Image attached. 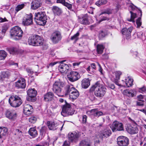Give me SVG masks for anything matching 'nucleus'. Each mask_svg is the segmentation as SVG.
Segmentation results:
<instances>
[{
    "instance_id": "nucleus-1",
    "label": "nucleus",
    "mask_w": 146,
    "mask_h": 146,
    "mask_svg": "<svg viewBox=\"0 0 146 146\" xmlns=\"http://www.w3.org/2000/svg\"><path fill=\"white\" fill-rule=\"evenodd\" d=\"M64 83L61 81L55 82L53 85V91L59 96H66L69 94V98L74 100L79 95L78 91L72 85H67L64 88L62 91L61 88L65 86Z\"/></svg>"
},
{
    "instance_id": "nucleus-2",
    "label": "nucleus",
    "mask_w": 146,
    "mask_h": 146,
    "mask_svg": "<svg viewBox=\"0 0 146 146\" xmlns=\"http://www.w3.org/2000/svg\"><path fill=\"white\" fill-rule=\"evenodd\" d=\"M47 19L45 13L42 12L35 13V20L36 23L40 25H44L46 22Z\"/></svg>"
},
{
    "instance_id": "nucleus-3",
    "label": "nucleus",
    "mask_w": 146,
    "mask_h": 146,
    "mask_svg": "<svg viewBox=\"0 0 146 146\" xmlns=\"http://www.w3.org/2000/svg\"><path fill=\"white\" fill-rule=\"evenodd\" d=\"M9 102L11 106L15 108L19 107L22 103L21 98L16 95L11 96L9 99Z\"/></svg>"
},
{
    "instance_id": "nucleus-4",
    "label": "nucleus",
    "mask_w": 146,
    "mask_h": 146,
    "mask_svg": "<svg viewBox=\"0 0 146 146\" xmlns=\"http://www.w3.org/2000/svg\"><path fill=\"white\" fill-rule=\"evenodd\" d=\"M10 35L12 37H16L15 40L20 39L22 36L23 32L21 28L18 26H15L12 28L10 31Z\"/></svg>"
},
{
    "instance_id": "nucleus-5",
    "label": "nucleus",
    "mask_w": 146,
    "mask_h": 146,
    "mask_svg": "<svg viewBox=\"0 0 146 146\" xmlns=\"http://www.w3.org/2000/svg\"><path fill=\"white\" fill-rule=\"evenodd\" d=\"M110 127L113 132L124 130L123 124L119 122L115 121L110 125Z\"/></svg>"
},
{
    "instance_id": "nucleus-6",
    "label": "nucleus",
    "mask_w": 146,
    "mask_h": 146,
    "mask_svg": "<svg viewBox=\"0 0 146 146\" xmlns=\"http://www.w3.org/2000/svg\"><path fill=\"white\" fill-rule=\"evenodd\" d=\"M117 144L119 146H127L129 144V139L126 137L121 136L117 138Z\"/></svg>"
},
{
    "instance_id": "nucleus-7",
    "label": "nucleus",
    "mask_w": 146,
    "mask_h": 146,
    "mask_svg": "<svg viewBox=\"0 0 146 146\" xmlns=\"http://www.w3.org/2000/svg\"><path fill=\"white\" fill-rule=\"evenodd\" d=\"M91 91L95 90V95L98 97H100V81H98L90 89Z\"/></svg>"
},
{
    "instance_id": "nucleus-8",
    "label": "nucleus",
    "mask_w": 146,
    "mask_h": 146,
    "mask_svg": "<svg viewBox=\"0 0 146 146\" xmlns=\"http://www.w3.org/2000/svg\"><path fill=\"white\" fill-rule=\"evenodd\" d=\"M37 91L34 89H29L27 91V94L29 97L27 98V100L29 102H34L35 99V97L36 95Z\"/></svg>"
},
{
    "instance_id": "nucleus-9",
    "label": "nucleus",
    "mask_w": 146,
    "mask_h": 146,
    "mask_svg": "<svg viewBox=\"0 0 146 146\" xmlns=\"http://www.w3.org/2000/svg\"><path fill=\"white\" fill-rule=\"evenodd\" d=\"M70 105L69 104H66L64 105L61 112V114L64 116L66 115H72L73 113L71 110Z\"/></svg>"
},
{
    "instance_id": "nucleus-10",
    "label": "nucleus",
    "mask_w": 146,
    "mask_h": 146,
    "mask_svg": "<svg viewBox=\"0 0 146 146\" xmlns=\"http://www.w3.org/2000/svg\"><path fill=\"white\" fill-rule=\"evenodd\" d=\"M50 38L53 43H56L61 40L62 36L59 32L56 31L52 34Z\"/></svg>"
},
{
    "instance_id": "nucleus-11",
    "label": "nucleus",
    "mask_w": 146,
    "mask_h": 146,
    "mask_svg": "<svg viewBox=\"0 0 146 146\" xmlns=\"http://www.w3.org/2000/svg\"><path fill=\"white\" fill-rule=\"evenodd\" d=\"M23 24L25 25H29L32 24L33 16L31 13L25 16L22 19Z\"/></svg>"
},
{
    "instance_id": "nucleus-12",
    "label": "nucleus",
    "mask_w": 146,
    "mask_h": 146,
    "mask_svg": "<svg viewBox=\"0 0 146 146\" xmlns=\"http://www.w3.org/2000/svg\"><path fill=\"white\" fill-rule=\"evenodd\" d=\"M80 78V76L79 73L75 71L71 72L68 76V80L72 82L78 80Z\"/></svg>"
},
{
    "instance_id": "nucleus-13",
    "label": "nucleus",
    "mask_w": 146,
    "mask_h": 146,
    "mask_svg": "<svg viewBox=\"0 0 146 146\" xmlns=\"http://www.w3.org/2000/svg\"><path fill=\"white\" fill-rule=\"evenodd\" d=\"M121 74V73L120 71H115L113 73V77L111 78L113 81L118 86L121 85V84L118 83V81L119 79L120 76Z\"/></svg>"
},
{
    "instance_id": "nucleus-14",
    "label": "nucleus",
    "mask_w": 146,
    "mask_h": 146,
    "mask_svg": "<svg viewBox=\"0 0 146 146\" xmlns=\"http://www.w3.org/2000/svg\"><path fill=\"white\" fill-rule=\"evenodd\" d=\"M63 61L60 62L58 67V70L61 73L66 74L69 69L68 66L65 64L63 63Z\"/></svg>"
},
{
    "instance_id": "nucleus-15",
    "label": "nucleus",
    "mask_w": 146,
    "mask_h": 146,
    "mask_svg": "<svg viewBox=\"0 0 146 146\" xmlns=\"http://www.w3.org/2000/svg\"><path fill=\"white\" fill-rule=\"evenodd\" d=\"M133 29V27H130L128 29L127 28H124L121 30V33L123 35L126 36V38L128 39L131 37V33Z\"/></svg>"
},
{
    "instance_id": "nucleus-16",
    "label": "nucleus",
    "mask_w": 146,
    "mask_h": 146,
    "mask_svg": "<svg viewBox=\"0 0 146 146\" xmlns=\"http://www.w3.org/2000/svg\"><path fill=\"white\" fill-rule=\"evenodd\" d=\"M11 74V72L8 70L3 71L0 74V81H3L5 79L8 78Z\"/></svg>"
},
{
    "instance_id": "nucleus-17",
    "label": "nucleus",
    "mask_w": 146,
    "mask_h": 146,
    "mask_svg": "<svg viewBox=\"0 0 146 146\" xmlns=\"http://www.w3.org/2000/svg\"><path fill=\"white\" fill-rule=\"evenodd\" d=\"M6 115L9 119L14 120L17 117V113L14 110H7L6 112Z\"/></svg>"
},
{
    "instance_id": "nucleus-18",
    "label": "nucleus",
    "mask_w": 146,
    "mask_h": 146,
    "mask_svg": "<svg viewBox=\"0 0 146 146\" xmlns=\"http://www.w3.org/2000/svg\"><path fill=\"white\" fill-rule=\"evenodd\" d=\"M42 5L40 0H33L31 4V8L33 10H36L40 7Z\"/></svg>"
},
{
    "instance_id": "nucleus-19",
    "label": "nucleus",
    "mask_w": 146,
    "mask_h": 146,
    "mask_svg": "<svg viewBox=\"0 0 146 146\" xmlns=\"http://www.w3.org/2000/svg\"><path fill=\"white\" fill-rule=\"evenodd\" d=\"M33 107L31 105L29 104H25L24 105L23 112L27 116H29L33 112Z\"/></svg>"
},
{
    "instance_id": "nucleus-20",
    "label": "nucleus",
    "mask_w": 146,
    "mask_h": 146,
    "mask_svg": "<svg viewBox=\"0 0 146 146\" xmlns=\"http://www.w3.org/2000/svg\"><path fill=\"white\" fill-rule=\"evenodd\" d=\"M26 86L25 80L24 78H20L15 82V86L18 88L24 89L25 88Z\"/></svg>"
},
{
    "instance_id": "nucleus-21",
    "label": "nucleus",
    "mask_w": 146,
    "mask_h": 146,
    "mask_svg": "<svg viewBox=\"0 0 146 146\" xmlns=\"http://www.w3.org/2000/svg\"><path fill=\"white\" fill-rule=\"evenodd\" d=\"M79 136V134L76 132L69 133L68 134V139L71 141H76Z\"/></svg>"
},
{
    "instance_id": "nucleus-22",
    "label": "nucleus",
    "mask_w": 146,
    "mask_h": 146,
    "mask_svg": "<svg viewBox=\"0 0 146 146\" xmlns=\"http://www.w3.org/2000/svg\"><path fill=\"white\" fill-rule=\"evenodd\" d=\"M122 83L121 84V85L119 86L129 87L132 86L133 80L132 78L127 77L125 80V81L123 82L122 81Z\"/></svg>"
},
{
    "instance_id": "nucleus-23",
    "label": "nucleus",
    "mask_w": 146,
    "mask_h": 146,
    "mask_svg": "<svg viewBox=\"0 0 146 146\" xmlns=\"http://www.w3.org/2000/svg\"><path fill=\"white\" fill-rule=\"evenodd\" d=\"M34 42V46H39L43 44L44 42L43 38L38 35H35Z\"/></svg>"
},
{
    "instance_id": "nucleus-24",
    "label": "nucleus",
    "mask_w": 146,
    "mask_h": 146,
    "mask_svg": "<svg viewBox=\"0 0 146 146\" xmlns=\"http://www.w3.org/2000/svg\"><path fill=\"white\" fill-rule=\"evenodd\" d=\"M48 128L51 130H54L59 127V125L57 123L52 121H48L47 122Z\"/></svg>"
},
{
    "instance_id": "nucleus-25",
    "label": "nucleus",
    "mask_w": 146,
    "mask_h": 146,
    "mask_svg": "<svg viewBox=\"0 0 146 146\" xmlns=\"http://www.w3.org/2000/svg\"><path fill=\"white\" fill-rule=\"evenodd\" d=\"M88 15L86 14L82 17H79V21L81 23L83 24H88L89 21L88 19Z\"/></svg>"
},
{
    "instance_id": "nucleus-26",
    "label": "nucleus",
    "mask_w": 146,
    "mask_h": 146,
    "mask_svg": "<svg viewBox=\"0 0 146 146\" xmlns=\"http://www.w3.org/2000/svg\"><path fill=\"white\" fill-rule=\"evenodd\" d=\"M111 134V132L109 129H104L102 131L101 136L103 138L107 137L110 136Z\"/></svg>"
},
{
    "instance_id": "nucleus-27",
    "label": "nucleus",
    "mask_w": 146,
    "mask_h": 146,
    "mask_svg": "<svg viewBox=\"0 0 146 146\" xmlns=\"http://www.w3.org/2000/svg\"><path fill=\"white\" fill-rule=\"evenodd\" d=\"M138 101L137 104L138 106H141L143 105V102L146 101V98L145 96L140 95L137 96Z\"/></svg>"
},
{
    "instance_id": "nucleus-28",
    "label": "nucleus",
    "mask_w": 146,
    "mask_h": 146,
    "mask_svg": "<svg viewBox=\"0 0 146 146\" xmlns=\"http://www.w3.org/2000/svg\"><path fill=\"white\" fill-rule=\"evenodd\" d=\"M90 81L89 78H85L81 81V85L83 88H87L90 85Z\"/></svg>"
},
{
    "instance_id": "nucleus-29",
    "label": "nucleus",
    "mask_w": 146,
    "mask_h": 146,
    "mask_svg": "<svg viewBox=\"0 0 146 146\" xmlns=\"http://www.w3.org/2000/svg\"><path fill=\"white\" fill-rule=\"evenodd\" d=\"M90 115H93L95 117H99L100 115V112L98 111L97 109H93L87 112Z\"/></svg>"
},
{
    "instance_id": "nucleus-30",
    "label": "nucleus",
    "mask_w": 146,
    "mask_h": 146,
    "mask_svg": "<svg viewBox=\"0 0 146 146\" xmlns=\"http://www.w3.org/2000/svg\"><path fill=\"white\" fill-rule=\"evenodd\" d=\"M54 97V94L52 92L47 93L44 96V99L46 101L51 100Z\"/></svg>"
},
{
    "instance_id": "nucleus-31",
    "label": "nucleus",
    "mask_w": 146,
    "mask_h": 146,
    "mask_svg": "<svg viewBox=\"0 0 146 146\" xmlns=\"http://www.w3.org/2000/svg\"><path fill=\"white\" fill-rule=\"evenodd\" d=\"M127 131L131 134H134L137 133L138 131V128L136 125H134L133 127H130Z\"/></svg>"
},
{
    "instance_id": "nucleus-32",
    "label": "nucleus",
    "mask_w": 146,
    "mask_h": 146,
    "mask_svg": "<svg viewBox=\"0 0 146 146\" xmlns=\"http://www.w3.org/2000/svg\"><path fill=\"white\" fill-rule=\"evenodd\" d=\"M7 129L5 127H0V138H3L7 134Z\"/></svg>"
},
{
    "instance_id": "nucleus-33",
    "label": "nucleus",
    "mask_w": 146,
    "mask_h": 146,
    "mask_svg": "<svg viewBox=\"0 0 146 146\" xmlns=\"http://www.w3.org/2000/svg\"><path fill=\"white\" fill-rule=\"evenodd\" d=\"M134 92L133 90L126 89L124 90L122 92V93L125 95L129 97H133L134 96Z\"/></svg>"
},
{
    "instance_id": "nucleus-34",
    "label": "nucleus",
    "mask_w": 146,
    "mask_h": 146,
    "mask_svg": "<svg viewBox=\"0 0 146 146\" xmlns=\"http://www.w3.org/2000/svg\"><path fill=\"white\" fill-rule=\"evenodd\" d=\"M29 133L30 135L34 137H35L37 134V131L34 127L31 128L29 131Z\"/></svg>"
},
{
    "instance_id": "nucleus-35",
    "label": "nucleus",
    "mask_w": 146,
    "mask_h": 146,
    "mask_svg": "<svg viewBox=\"0 0 146 146\" xmlns=\"http://www.w3.org/2000/svg\"><path fill=\"white\" fill-rule=\"evenodd\" d=\"M35 35L31 36L29 37L28 40V44L30 45H31L34 46L35 40Z\"/></svg>"
},
{
    "instance_id": "nucleus-36",
    "label": "nucleus",
    "mask_w": 146,
    "mask_h": 146,
    "mask_svg": "<svg viewBox=\"0 0 146 146\" xmlns=\"http://www.w3.org/2000/svg\"><path fill=\"white\" fill-rule=\"evenodd\" d=\"M8 29V27L6 26H3L1 32H0V38H3L5 34Z\"/></svg>"
},
{
    "instance_id": "nucleus-37",
    "label": "nucleus",
    "mask_w": 146,
    "mask_h": 146,
    "mask_svg": "<svg viewBox=\"0 0 146 146\" xmlns=\"http://www.w3.org/2000/svg\"><path fill=\"white\" fill-rule=\"evenodd\" d=\"M53 11L55 14L58 15H60L61 13V10L56 6L53 7Z\"/></svg>"
},
{
    "instance_id": "nucleus-38",
    "label": "nucleus",
    "mask_w": 146,
    "mask_h": 146,
    "mask_svg": "<svg viewBox=\"0 0 146 146\" xmlns=\"http://www.w3.org/2000/svg\"><path fill=\"white\" fill-rule=\"evenodd\" d=\"M7 55V53L4 50H0V60H4Z\"/></svg>"
},
{
    "instance_id": "nucleus-39",
    "label": "nucleus",
    "mask_w": 146,
    "mask_h": 146,
    "mask_svg": "<svg viewBox=\"0 0 146 146\" xmlns=\"http://www.w3.org/2000/svg\"><path fill=\"white\" fill-rule=\"evenodd\" d=\"M80 145V146H90L91 145L90 143L85 140L82 141Z\"/></svg>"
},
{
    "instance_id": "nucleus-40",
    "label": "nucleus",
    "mask_w": 146,
    "mask_h": 146,
    "mask_svg": "<svg viewBox=\"0 0 146 146\" xmlns=\"http://www.w3.org/2000/svg\"><path fill=\"white\" fill-rule=\"evenodd\" d=\"M25 6V5L24 3L18 5L15 8V11L17 12L23 9Z\"/></svg>"
},
{
    "instance_id": "nucleus-41",
    "label": "nucleus",
    "mask_w": 146,
    "mask_h": 146,
    "mask_svg": "<svg viewBox=\"0 0 146 146\" xmlns=\"http://www.w3.org/2000/svg\"><path fill=\"white\" fill-rule=\"evenodd\" d=\"M131 14V18L130 19H127V20L129 21H132L134 22V19L136 17V15L135 13H133L131 11H130Z\"/></svg>"
},
{
    "instance_id": "nucleus-42",
    "label": "nucleus",
    "mask_w": 146,
    "mask_h": 146,
    "mask_svg": "<svg viewBox=\"0 0 146 146\" xmlns=\"http://www.w3.org/2000/svg\"><path fill=\"white\" fill-rule=\"evenodd\" d=\"M106 91V89L104 86H101V97L104 96Z\"/></svg>"
},
{
    "instance_id": "nucleus-43",
    "label": "nucleus",
    "mask_w": 146,
    "mask_h": 146,
    "mask_svg": "<svg viewBox=\"0 0 146 146\" xmlns=\"http://www.w3.org/2000/svg\"><path fill=\"white\" fill-rule=\"evenodd\" d=\"M87 116L86 115H83L82 118L80 119V121L83 123H85L86 121Z\"/></svg>"
},
{
    "instance_id": "nucleus-44",
    "label": "nucleus",
    "mask_w": 146,
    "mask_h": 146,
    "mask_svg": "<svg viewBox=\"0 0 146 146\" xmlns=\"http://www.w3.org/2000/svg\"><path fill=\"white\" fill-rule=\"evenodd\" d=\"M37 118L35 116H33L29 118V121L32 123H34L36 121Z\"/></svg>"
},
{
    "instance_id": "nucleus-45",
    "label": "nucleus",
    "mask_w": 146,
    "mask_h": 146,
    "mask_svg": "<svg viewBox=\"0 0 146 146\" xmlns=\"http://www.w3.org/2000/svg\"><path fill=\"white\" fill-rule=\"evenodd\" d=\"M112 12V10L111 9H107L105 10L104 11L101 12V15L106 13L108 14H109L111 13Z\"/></svg>"
},
{
    "instance_id": "nucleus-46",
    "label": "nucleus",
    "mask_w": 146,
    "mask_h": 146,
    "mask_svg": "<svg viewBox=\"0 0 146 146\" xmlns=\"http://www.w3.org/2000/svg\"><path fill=\"white\" fill-rule=\"evenodd\" d=\"M79 33L78 32H77L76 34L71 37V39L72 40H75L76 41L78 39V36H79Z\"/></svg>"
},
{
    "instance_id": "nucleus-47",
    "label": "nucleus",
    "mask_w": 146,
    "mask_h": 146,
    "mask_svg": "<svg viewBox=\"0 0 146 146\" xmlns=\"http://www.w3.org/2000/svg\"><path fill=\"white\" fill-rule=\"evenodd\" d=\"M63 5L69 9H71L72 7L71 4L67 2H66L65 1Z\"/></svg>"
},
{
    "instance_id": "nucleus-48",
    "label": "nucleus",
    "mask_w": 146,
    "mask_h": 146,
    "mask_svg": "<svg viewBox=\"0 0 146 146\" xmlns=\"http://www.w3.org/2000/svg\"><path fill=\"white\" fill-rule=\"evenodd\" d=\"M136 23L138 27H139L141 24V18H139L137 20Z\"/></svg>"
},
{
    "instance_id": "nucleus-49",
    "label": "nucleus",
    "mask_w": 146,
    "mask_h": 146,
    "mask_svg": "<svg viewBox=\"0 0 146 146\" xmlns=\"http://www.w3.org/2000/svg\"><path fill=\"white\" fill-rule=\"evenodd\" d=\"M107 35V32L106 31H101V38L104 37Z\"/></svg>"
},
{
    "instance_id": "nucleus-50",
    "label": "nucleus",
    "mask_w": 146,
    "mask_h": 146,
    "mask_svg": "<svg viewBox=\"0 0 146 146\" xmlns=\"http://www.w3.org/2000/svg\"><path fill=\"white\" fill-rule=\"evenodd\" d=\"M57 63L58 62H52L49 64L47 66V68H48L50 67H52Z\"/></svg>"
},
{
    "instance_id": "nucleus-51",
    "label": "nucleus",
    "mask_w": 146,
    "mask_h": 146,
    "mask_svg": "<svg viewBox=\"0 0 146 146\" xmlns=\"http://www.w3.org/2000/svg\"><path fill=\"white\" fill-rule=\"evenodd\" d=\"M97 51L98 53L100 54V45L98 44L97 46Z\"/></svg>"
},
{
    "instance_id": "nucleus-52",
    "label": "nucleus",
    "mask_w": 146,
    "mask_h": 146,
    "mask_svg": "<svg viewBox=\"0 0 146 146\" xmlns=\"http://www.w3.org/2000/svg\"><path fill=\"white\" fill-rule=\"evenodd\" d=\"M145 88L144 87L140 88L139 89V91L141 93H143L145 92Z\"/></svg>"
},
{
    "instance_id": "nucleus-53",
    "label": "nucleus",
    "mask_w": 146,
    "mask_h": 146,
    "mask_svg": "<svg viewBox=\"0 0 146 146\" xmlns=\"http://www.w3.org/2000/svg\"><path fill=\"white\" fill-rule=\"evenodd\" d=\"M107 2V0H101V5L106 4Z\"/></svg>"
},
{
    "instance_id": "nucleus-54",
    "label": "nucleus",
    "mask_w": 146,
    "mask_h": 146,
    "mask_svg": "<svg viewBox=\"0 0 146 146\" xmlns=\"http://www.w3.org/2000/svg\"><path fill=\"white\" fill-rule=\"evenodd\" d=\"M27 71L28 73L31 74H32L33 73V71L31 70V69L29 68L27 69Z\"/></svg>"
},
{
    "instance_id": "nucleus-55",
    "label": "nucleus",
    "mask_w": 146,
    "mask_h": 146,
    "mask_svg": "<svg viewBox=\"0 0 146 146\" xmlns=\"http://www.w3.org/2000/svg\"><path fill=\"white\" fill-rule=\"evenodd\" d=\"M46 129V127H42V128L40 130V133H42V134H43L44 132V131Z\"/></svg>"
},
{
    "instance_id": "nucleus-56",
    "label": "nucleus",
    "mask_w": 146,
    "mask_h": 146,
    "mask_svg": "<svg viewBox=\"0 0 146 146\" xmlns=\"http://www.w3.org/2000/svg\"><path fill=\"white\" fill-rule=\"evenodd\" d=\"M16 134H19L20 135H22L21 131H20L19 129H16Z\"/></svg>"
},
{
    "instance_id": "nucleus-57",
    "label": "nucleus",
    "mask_w": 146,
    "mask_h": 146,
    "mask_svg": "<svg viewBox=\"0 0 146 146\" xmlns=\"http://www.w3.org/2000/svg\"><path fill=\"white\" fill-rule=\"evenodd\" d=\"M65 2V0H57V3H61L62 4H63Z\"/></svg>"
},
{
    "instance_id": "nucleus-58",
    "label": "nucleus",
    "mask_w": 146,
    "mask_h": 146,
    "mask_svg": "<svg viewBox=\"0 0 146 146\" xmlns=\"http://www.w3.org/2000/svg\"><path fill=\"white\" fill-rule=\"evenodd\" d=\"M109 86L110 88L112 89H113L115 88V86L113 84H110Z\"/></svg>"
},
{
    "instance_id": "nucleus-59",
    "label": "nucleus",
    "mask_w": 146,
    "mask_h": 146,
    "mask_svg": "<svg viewBox=\"0 0 146 146\" xmlns=\"http://www.w3.org/2000/svg\"><path fill=\"white\" fill-rule=\"evenodd\" d=\"M91 68H92V69H95L96 68V66L95 64L94 63H92L91 64Z\"/></svg>"
},
{
    "instance_id": "nucleus-60",
    "label": "nucleus",
    "mask_w": 146,
    "mask_h": 146,
    "mask_svg": "<svg viewBox=\"0 0 146 146\" xmlns=\"http://www.w3.org/2000/svg\"><path fill=\"white\" fill-rule=\"evenodd\" d=\"M80 64V62H74L73 63V65L74 66H78Z\"/></svg>"
},
{
    "instance_id": "nucleus-61",
    "label": "nucleus",
    "mask_w": 146,
    "mask_h": 146,
    "mask_svg": "<svg viewBox=\"0 0 146 146\" xmlns=\"http://www.w3.org/2000/svg\"><path fill=\"white\" fill-rule=\"evenodd\" d=\"M63 145H68V146H69L70 145V143L68 142L67 141H65L64 142Z\"/></svg>"
},
{
    "instance_id": "nucleus-62",
    "label": "nucleus",
    "mask_w": 146,
    "mask_h": 146,
    "mask_svg": "<svg viewBox=\"0 0 146 146\" xmlns=\"http://www.w3.org/2000/svg\"><path fill=\"white\" fill-rule=\"evenodd\" d=\"M96 5L100 7V2L99 1L96 3Z\"/></svg>"
},
{
    "instance_id": "nucleus-63",
    "label": "nucleus",
    "mask_w": 146,
    "mask_h": 146,
    "mask_svg": "<svg viewBox=\"0 0 146 146\" xmlns=\"http://www.w3.org/2000/svg\"><path fill=\"white\" fill-rule=\"evenodd\" d=\"M129 7L132 9V10H133L135 8V6L134 5H133L132 4L130 5Z\"/></svg>"
},
{
    "instance_id": "nucleus-64",
    "label": "nucleus",
    "mask_w": 146,
    "mask_h": 146,
    "mask_svg": "<svg viewBox=\"0 0 146 146\" xmlns=\"http://www.w3.org/2000/svg\"><path fill=\"white\" fill-rule=\"evenodd\" d=\"M49 145V143L48 142H45L44 144V146H48Z\"/></svg>"
}]
</instances>
